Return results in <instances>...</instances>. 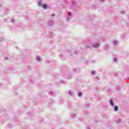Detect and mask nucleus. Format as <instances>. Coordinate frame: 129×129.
<instances>
[{"label":"nucleus","mask_w":129,"mask_h":129,"mask_svg":"<svg viewBox=\"0 0 129 129\" xmlns=\"http://www.w3.org/2000/svg\"><path fill=\"white\" fill-rule=\"evenodd\" d=\"M42 7L43 8V9H47V4H43L42 5Z\"/></svg>","instance_id":"obj_1"},{"label":"nucleus","mask_w":129,"mask_h":129,"mask_svg":"<svg viewBox=\"0 0 129 129\" xmlns=\"http://www.w3.org/2000/svg\"><path fill=\"white\" fill-rule=\"evenodd\" d=\"M118 109V107L115 106L114 107V110L115 111H117V110Z\"/></svg>","instance_id":"obj_2"},{"label":"nucleus","mask_w":129,"mask_h":129,"mask_svg":"<svg viewBox=\"0 0 129 129\" xmlns=\"http://www.w3.org/2000/svg\"><path fill=\"white\" fill-rule=\"evenodd\" d=\"M93 47H94L95 48H97L98 47V44H95L93 45Z\"/></svg>","instance_id":"obj_3"},{"label":"nucleus","mask_w":129,"mask_h":129,"mask_svg":"<svg viewBox=\"0 0 129 129\" xmlns=\"http://www.w3.org/2000/svg\"><path fill=\"white\" fill-rule=\"evenodd\" d=\"M110 103L111 105H113V102H112V100H111L110 101Z\"/></svg>","instance_id":"obj_4"},{"label":"nucleus","mask_w":129,"mask_h":129,"mask_svg":"<svg viewBox=\"0 0 129 129\" xmlns=\"http://www.w3.org/2000/svg\"><path fill=\"white\" fill-rule=\"evenodd\" d=\"M40 60H41V58H40V57L37 56V61H40Z\"/></svg>","instance_id":"obj_5"},{"label":"nucleus","mask_w":129,"mask_h":129,"mask_svg":"<svg viewBox=\"0 0 129 129\" xmlns=\"http://www.w3.org/2000/svg\"><path fill=\"white\" fill-rule=\"evenodd\" d=\"M82 95V93H79V96H81Z\"/></svg>","instance_id":"obj_6"},{"label":"nucleus","mask_w":129,"mask_h":129,"mask_svg":"<svg viewBox=\"0 0 129 129\" xmlns=\"http://www.w3.org/2000/svg\"><path fill=\"white\" fill-rule=\"evenodd\" d=\"M92 74H95V72H92Z\"/></svg>","instance_id":"obj_7"},{"label":"nucleus","mask_w":129,"mask_h":129,"mask_svg":"<svg viewBox=\"0 0 129 129\" xmlns=\"http://www.w3.org/2000/svg\"><path fill=\"white\" fill-rule=\"evenodd\" d=\"M54 16H55V14H53L52 15V17H54Z\"/></svg>","instance_id":"obj_8"},{"label":"nucleus","mask_w":129,"mask_h":129,"mask_svg":"<svg viewBox=\"0 0 129 129\" xmlns=\"http://www.w3.org/2000/svg\"><path fill=\"white\" fill-rule=\"evenodd\" d=\"M69 15L70 16V15H71V13H69Z\"/></svg>","instance_id":"obj_9"}]
</instances>
